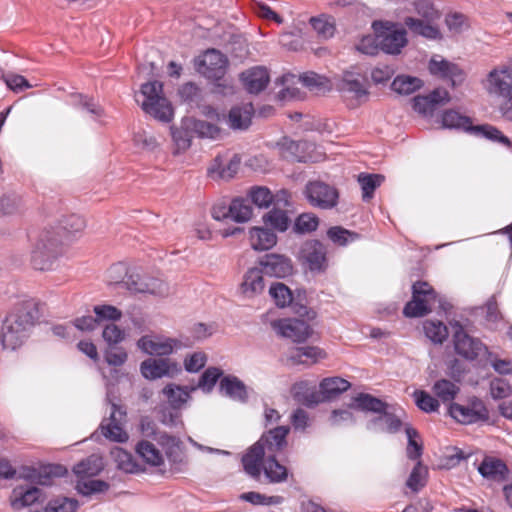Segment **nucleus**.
Returning <instances> with one entry per match:
<instances>
[{
    "instance_id": "43",
    "label": "nucleus",
    "mask_w": 512,
    "mask_h": 512,
    "mask_svg": "<svg viewBox=\"0 0 512 512\" xmlns=\"http://www.w3.org/2000/svg\"><path fill=\"white\" fill-rule=\"evenodd\" d=\"M309 22L318 37L322 39H329L333 37L336 30L335 20L333 17L321 14L317 17H311Z\"/></svg>"
},
{
    "instance_id": "11",
    "label": "nucleus",
    "mask_w": 512,
    "mask_h": 512,
    "mask_svg": "<svg viewBox=\"0 0 512 512\" xmlns=\"http://www.w3.org/2000/svg\"><path fill=\"white\" fill-rule=\"evenodd\" d=\"M377 25H380L383 29L379 33L380 48L387 54H398L401 49L407 44L406 31L404 29H397V24L386 21V22H374L373 26L377 29Z\"/></svg>"
},
{
    "instance_id": "2",
    "label": "nucleus",
    "mask_w": 512,
    "mask_h": 512,
    "mask_svg": "<svg viewBox=\"0 0 512 512\" xmlns=\"http://www.w3.org/2000/svg\"><path fill=\"white\" fill-rule=\"evenodd\" d=\"M142 101L137 99L143 111L162 122H169L173 117V108L163 95V85L159 81L143 84L140 90Z\"/></svg>"
},
{
    "instance_id": "8",
    "label": "nucleus",
    "mask_w": 512,
    "mask_h": 512,
    "mask_svg": "<svg viewBox=\"0 0 512 512\" xmlns=\"http://www.w3.org/2000/svg\"><path fill=\"white\" fill-rule=\"evenodd\" d=\"M227 64L226 56L215 49L207 50L195 61L196 70L213 81H219L224 77Z\"/></svg>"
},
{
    "instance_id": "57",
    "label": "nucleus",
    "mask_w": 512,
    "mask_h": 512,
    "mask_svg": "<svg viewBox=\"0 0 512 512\" xmlns=\"http://www.w3.org/2000/svg\"><path fill=\"white\" fill-rule=\"evenodd\" d=\"M193 128L202 138L218 139L221 136V129L217 125L205 120L195 121Z\"/></svg>"
},
{
    "instance_id": "17",
    "label": "nucleus",
    "mask_w": 512,
    "mask_h": 512,
    "mask_svg": "<svg viewBox=\"0 0 512 512\" xmlns=\"http://www.w3.org/2000/svg\"><path fill=\"white\" fill-rule=\"evenodd\" d=\"M178 344V340L161 335H145L137 341L142 352L157 356L170 355Z\"/></svg>"
},
{
    "instance_id": "28",
    "label": "nucleus",
    "mask_w": 512,
    "mask_h": 512,
    "mask_svg": "<svg viewBox=\"0 0 512 512\" xmlns=\"http://www.w3.org/2000/svg\"><path fill=\"white\" fill-rule=\"evenodd\" d=\"M41 495L42 491L37 487H17L12 491L10 503L14 510H20L37 502Z\"/></svg>"
},
{
    "instance_id": "5",
    "label": "nucleus",
    "mask_w": 512,
    "mask_h": 512,
    "mask_svg": "<svg viewBox=\"0 0 512 512\" xmlns=\"http://www.w3.org/2000/svg\"><path fill=\"white\" fill-rule=\"evenodd\" d=\"M486 92L512 103V68L500 65L493 68L483 81Z\"/></svg>"
},
{
    "instance_id": "47",
    "label": "nucleus",
    "mask_w": 512,
    "mask_h": 512,
    "mask_svg": "<svg viewBox=\"0 0 512 512\" xmlns=\"http://www.w3.org/2000/svg\"><path fill=\"white\" fill-rule=\"evenodd\" d=\"M85 228V220L83 217L72 214L65 217L61 222V227L57 228L63 236V239L67 242L70 236L80 233Z\"/></svg>"
},
{
    "instance_id": "18",
    "label": "nucleus",
    "mask_w": 512,
    "mask_h": 512,
    "mask_svg": "<svg viewBox=\"0 0 512 512\" xmlns=\"http://www.w3.org/2000/svg\"><path fill=\"white\" fill-rule=\"evenodd\" d=\"M140 370L143 377L149 380H155L164 376H172L178 371V366L170 359L149 358L141 363Z\"/></svg>"
},
{
    "instance_id": "12",
    "label": "nucleus",
    "mask_w": 512,
    "mask_h": 512,
    "mask_svg": "<svg viewBox=\"0 0 512 512\" xmlns=\"http://www.w3.org/2000/svg\"><path fill=\"white\" fill-rule=\"evenodd\" d=\"M305 194L309 203L321 209H331L337 205L338 191L322 181H312L306 185Z\"/></svg>"
},
{
    "instance_id": "29",
    "label": "nucleus",
    "mask_w": 512,
    "mask_h": 512,
    "mask_svg": "<svg viewBox=\"0 0 512 512\" xmlns=\"http://www.w3.org/2000/svg\"><path fill=\"white\" fill-rule=\"evenodd\" d=\"M292 394L298 402L306 406H313L327 400L321 390L316 391L314 388H310L308 383L305 381L294 384L292 387Z\"/></svg>"
},
{
    "instance_id": "58",
    "label": "nucleus",
    "mask_w": 512,
    "mask_h": 512,
    "mask_svg": "<svg viewBox=\"0 0 512 512\" xmlns=\"http://www.w3.org/2000/svg\"><path fill=\"white\" fill-rule=\"evenodd\" d=\"M356 49L366 55H376L380 48L379 34L363 36L356 45Z\"/></svg>"
},
{
    "instance_id": "61",
    "label": "nucleus",
    "mask_w": 512,
    "mask_h": 512,
    "mask_svg": "<svg viewBox=\"0 0 512 512\" xmlns=\"http://www.w3.org/2000/svg\"><path fill=\"white\" fill-rule=\"evenodd\" d=\"M77 501L68 498H58L49 501L44 512H75Z\"/></svg>"
},
{
    "instance_id": "59",
    "label": "nucleus",
    "mask_w": 512,
    "mask_h": 512,
    "mask_svg": "<svg viewBox=\"0 0 512 512\" xmlns=\"http://www.w3.org/2000/svg\"><path fill=\"white\" fill-rule=\"evenodd\" d=\"M109 488V484L102 480L89 479L77 484V490L83 495H91L94 493L105 492Z\"/></svg>"
},
{
    "instance_id": "34",
    "label": "nucleus",
    "mask_w": 512,
    "mask_h": 512,
    "mask_svg": "<svg viewBox=\"0 0 512 512\" xmlns=\"http://www.w3.org/2000/svg\"><path fill=\"white\" fill-rule=\"evenodd\" d=\"M352 408L382 414L387 410L388 404L381 399L367 393H360L353 399Z\"/></svg>"
},
{
    "instance_id": "62",
    "label": "nucleus",
    "mask_w": 512,
    "mask_h": 512,
    "mask_svg": "<svg viewBox=\"0 0 512 512\" xmlns=\"http://www.w3.org/2000/svg\"><path fill=\"white\" fill-rule=\"evenodd\" d=\"M427 475V470L425 467L418 462L413 468L408 480L407 486L413 491H418L421 487L425 485V477Z\"/></svg>"
},
{
    "instance_id": "13",
    "label": "nucleus",
    "mask_w": 512,
    "mask_h": 512,
    "mask_svg": "<svg viewBox=\"0 0 512 512\" xmlns=\"http://www.w3.org/2000/svg\"><path fill=\"white\" fill-rule=\"evenodd\" d=\"M272 328L282 337L289 338L293 342H305L314 334L313 329L303 320L279 319L272 321Z\"/></svg>"
},
{
    "instance_id": "26",
    "label": "nucleus",
    "mask_w": 512,
    "mask_h": 512,
    "mask_svg": "<svg viewBox=\"0 0 512 512\" xmlns=\"http://www.w3.org/2000/svg\"><path fill=\"white\" fill-rule=\"evenodd\" d=\"M404 24L413 34L420 35L431 40L441 38V32L439 28L433 24V20L406 17Z\"/></svg>"
},
{
    "instance_id": "7",
    "label": "nucleus",
    "mask_w": 512,
    "mask_h": 512,
    "mask_svg": "<svg viewBox=\"0 0 512 512\" xmlns=\"http://www.w3.org/2000/svg\"><path fill=\"white\" fill-rule=\"evenodd\" d=\"M299 259L312 273H324L328 269L326 246L318 240H308L303 243Z\"/></svg>"
},
{
    "instance_id": "16",
    "label": "nucleus",
    "mask_w": 512,
    "mask_h": 512,
    "mask_svg": "<svg viewBox=\"0 0 512 512\" xmlns=\"http://www.w3.org/2000/svg\"><path fill=\"white\" fill-rule=\"evenodd\" d=\"M259 265V270L271 277L284 278L293 273L291 259L281 254H266L260 259Z\"/></svg>"
},
{
    "instance_id": "6",
    "label": "nucleus",
    "mask_w": 512,
    "mask_h": 512,
    "mask_svg": "<svg viewBox=\"0 0 512 512\" xmlns=\"http://www.w3.org/2000/svg\"><path fill=\"white\" fill-rule=\"evenodd\" d=\"M452 327L454 329L453 345L459 356L472 361L488 352L486 345L480 339L470 336L459 322L452 324Z\"/></svg>"
},
{
    "instance_id": "30",
    "label": "nucleus",
    "mask_w": 512,
    "mask_h": 512,
    "mask_svg": "<svg viewBox=\"0 0 512 512\" xmlns=\"http://www.w3.org/2000/svg\"><path fill=\"white\" fill-rule=\"evenodd\" d=\"M326 352L316 346H303L295 348L289 359L293 364H314L326 358Z\"/></svg>"
},
{
    "instance_id": "49",
    "label": "nucleus",
    "mask_w": 512,
    "mask_h": 512,
    "mask_svg": "<svg viewBox=\"0 0 512 512\" xmlns=\"http://www.w3.org/2000/svg\"><path fill=\"white\" fill-rule=\"evenodd\" d=\"M425 335L434 343L442 344L448 337L446 325L438 320H427L423 324Z\"/></svg>"
},
{
    "instance_id": "1",
    "label": "nucleus",
    "mask_w": 512,
    "mask_h": 512,
    "mask_svg": "<svg viewBox=\"0 0 512 512\" xmlns=\"http://www.w3.org/2000/svg\"><path fill=\"white\" fill-rule=\"evenodd\" d=\"M66 251V241L62 234L56 229L42 230L31 251V264L40 271H47L53 268L54 263Z\"/></svg>"
},
{
    "instance_id": "42",
    "label": "nucleus",
    "mask_w": 512,
    "mask_h": 512,
    "mask_svg": "<svg viewBox=\"0 0 512 512\" xmlns=\"http://www.w3.org/2000/svg\"><path fill=\"white\" fill-rule=\"evenodd\" d=\"M422 86L423 81L421 79L408 75L397 76L391 84L392 90L400 95H410Z\"/></svg>"
},
{
    "instance_id": "14",
    "label": "nucleus",
    "mask_w": 512,
    "mask_h": 512,
    "mask_svg": "<svg viewBox=\"0 0 512 512\" xmlns=\"http://www.w3.org/2000/svg\"><path fill=\"white\" fill-rule=\"evenodd\" d=\"M290 432L289 426H277L263 433L259 440L254 443L263 450L266 457L277 456L287 446V436Z\"/></svg>"
},
{
    "instance_id": "46",
    "label": "nucleus",
    "mask_w": 512,
    "mask_h": 512,
    "mask_svg": "<svg viewBox=\"0 0 512 512\" xmlns=\"http://www.w3.org/2000/svg\"><path fill=\"white\" fill-rule=\"evenodd\" d=\"M69 104L76 109L86 111L96 117L103 115V109L92 98L82 94H71L69 97Z\"/></svg>"
},
{
    "instance_id": "31",
    "label": "nucleus",
    "mask_w": 512,
    "mask_h": 512,
    "mask_svg": "<svg viewBox=\"0 0 512 512\" xmlns=\"http://www.w3.org/2000/svg\"><path fill=\"white\" fill-rule=\"evenodd\" d=\"M254 109L251 103L236 106L229 111L227 122L232 129H246L251 123Z\"/></svg>"
},
{
    "instance_id": "55",
    "label": "nucleus",
    "mask_w": 512,
    "mask_h": 512,
    "mask_svg": "<svg viewBox=\"0 0 512 512\" xmlns=\"http://www.w3.org/2000/svg\"><path fill=\"white\" fill-rule=\"evenodd\" d=\"M269 294L275 304L279 307H285L292 303V292L283 283H275L269 288Z\"/></svg>"
},
{
    "instance_id": "52",
    "label": "nucleus",
    "mask_w": 512,
    "mask_h": 512,
    "mask_svg": "<svg viewBox=\"0 0 512 512\" xmlns=\"http://www.w3.org/2000/svg\"><path fill=\"white\" fill-rule=\"evenodd\" d=\"M384 177L379 174H361L358 181L361 185L363 200L367 201L373 197L374 191L381 185Z\"/></svg>"
},
{
    "instance_id": "41",
    "label": "nucleus",
    "mask_w": 512,
    "mask_h": 512,
    "mask_svg": "<svg viewBox=\"0 0 512 512\" xmlns=\"http://www.w3.org/2000/svg\"><path fill=\"white\" fill-rule=\"evenodd\" d=\"M263 222L278 232H285L291 223L287 212L280 208H273L263 216Z\"/></svg>"
},
{
    "instance_id": "36",
    "label": "nucleus",
    "mask_w": 512,
    "mask_h": 512,
    "mask_svg": "<svg viewBox=\"0 0 512 512\" xmlns=\"http://www.w3.org/2000/svg\"><path fill=\"white\" fill-rule=\"evenodd\" d=\"M195 389V387L188 389V387L168 384L164 387L162 392L167 398L170 406L176 410L180 409L188 401L190 398V392L194 391Z\"/></svg>"
},
{
    "instance_id": "64",
    "label": "nucleus",
    "mask_w": 512,
    "mask_h": 512,
    "mask_svg": "<svg viewBox=\"0 0 512 512\" xmlns=\"http://www.w3.org/2000/svg\"><path fill=\"white\" fill-rule=\"evenodd\" d=\"M104 357L110 366L118 367L126 362L128 356L123 348L114 345L106 349Z\"/></svg>"
},
{
    "instance_id": "19",
    "label": "nucleus",
    "mask_w": 512,
    "mask_h": 512,
    "mask_svg": "<svg viewBox=\"0 0 512 512\" xmlns=\"http://www.w3.org/2000/svg\"><path fill=\"white\" fill-rule=\"evenodd\" d=\"M240 78L246 90L252 94H258L263 91L270 81L267 69L261 66H256L242 72Z\"/></svg>"
},
{
    "instance_id": "39",
    "label": "nucleus",
    "mask_w": 512,
    "mask_h": 512,
    "mask_svg": "<svg viewBox=\"0 0 512 512\" xmlns=\"http://www.w3.org/2000/svg\"><path fill=\"white\" fill-rule=\"evenodd\" d=\"M263 471L271 483H282L288 478L287 468L277 461L276 456L266 457L263 464Z\"/></svg>"
},
{
    "instance_id": "33",
    "label": "nucleus",
    "mask_w": 512,
    "mask_h": 512,
    "mask_svg": "<svg viewBox=\"0 0 512 512\" xmlns=\"http://www.w3.org/2000/svg\"><path fill=\"white\" fill-rule=\"evenodd\" d=\"M27 332L17 329L7 321H4L2 327V345L4 349L15 350L20 347L28 337Z\"/></svg>"
},
{
    "instance_id": "51",
    "label": "nucleus",
    "mask_w": 512,
    "mask_h": 512,
    "mask_svg": "<svg viewBox=\"0 0 512 512\" xmlns=\"http://www.w3.org/2000/svg\"><path fill=\"white\" fill-rule=\"evenodd\" d=\"M405 432L408 439L406 448L407 457L411 460H418L423 452V444L419 433L411 426H406Z\"/></svg>"
},
{
    "instance_id": "24",
    "label": "nucleus",
    "mask_w": 512,
    "mask_h": 512,
    "mask_svg": "<svg viewBox=\"0 0 512 512\" xmlns=\"http://www.w3.org/2000/svg\"><path fill=\"white\" fill-rule=\"evenodd\" d=\"M219 391L222 395L235 401L246 402L248 400L247 387L238 377L224 376L219 383Z\"/></svg>"
},
{
    "instance_id": "44",
    "label": "nucleus",
    "mask_w": 512,
    "mask_h": 512,
    "mask_svg": "<svg viewBox=\"0 0 512 512\" xmlns=\"http://www.w3.org/2000/svg\"><path fill=\"white\" fill-rule=\"evenodd\" d=\"M230 218L238 223H244L251 219L253 211L249 200L236 198L229 205Z\"/></svg>"
},
{
    "instance_id": "4",
    "label": "nucleus",
    "mask_w": 512,
    "mask_h": 512,
    "mask_svg": "<svg viewBox=\"0 0 512 512\" xmlns=\"http://www.w3.org/2000/svg\"><path fill=\"white\" fill-rule=\"evenodd\" d=\"M436 301V292L425 281H417L412 285V299L405 305L403 314L406 317H422L431 312Z\"/></svg>"
},
{
    "instance_id": "21",
    "label": "nucleus",
    "mask_w": 512,
    "mask_h": 512,
    "mask_svg": "<svg viewBox=\"0 0 512 512\" xmlns=\"http://www.w3.org/2000/svg\"><path fill=\"white\" fill-rule=\"evenodd\" d=\"M263 273L259 268L249 269L243 276V281L239 287V293L244 298H254L264 291Z\"/></svg>"
},
{
    "instance_id": "10",
    "label": "nucleus",
    "mask_w": 512,
    "mask_h": 512,
    "mask_svg": "<svg viewBox=\"0 0 512 512\" xmlns=\"http://www.w3.org/2000/svg\"><path fill=\"white\" fill-rule=\"evenodd\" d=\"M126 410L115 404L111 403V413L108 419H104L100 425V429L105 438L123 443L129 438L128 433L124 430L126 423Z\"/></svg>"
},
{
    "instance_id": "20",
    "label": "nucleus",
    "mask_w": 512,
    "mask_h": 512,
    "mask_svg": "<svg viewBox=\"0 0 512 512\" xmlns=\"http://www.w3.org/2000/svg\"><path fill=\"white\" fill-rule=\"evenodd\" d=\"M429 71L431 74L443 79H450L452 86H455L464 80L463 70L457 64L451 63L447 60L437 61L435 59H431L429 62Z\"/></svg>"
},
{
    "instance_id": "25",
    "label": "nucleus",
    "mask_w": 512,
    "mask_h": 512,
    "mask_svg": "<svg viewBox=\"0 0 512 512\" xmlns=\"http://www.w3.org/2000/svg\"><path fill=\"white\" fill-rule=\"evenodd\" d=\"M250 246L255 251H266L277 243V235L267 227H252L249 230Z\"/></svg>"
},
{
    "instance_id": "45",
    "label": "nucleus",
    "mask_w": 512,
    "mask_h": 512,
    "mask_svg": "<svg viewBox=\"0 0 512 512\" xmlns=\"http://www.w3.org/2000/svg\"><path fill=\"white\" fill-rule=\"evenodd\" d=\"M136 452L148 464L152 466H160L164 459L161 452L149 441L143 440L136 446Z\"/></svg>"
},
{
    "instance_id": "35",
    "label": "nucleus",
    "mask_w": 512,
    "mask_h": 512,
    "mask_svg": "<svg viewBox=\"0 0 512 512\" xmlns=\"http://www.w3.org/2000/svg\"><path fill=\"white\" fill-rule=\"evenodd\" d=\"M470 134L485 138L492 142H497L506 147H511V142L508 137L502 134V132L493 125L483 124V125H473L469 131Z\"/></svg>"
},
{
    "instance_id": "53",
    "label": "nucleus",
    "mask_w": 512,
    "mask_h": 512,
    "mask_svg": "<svg viewBox=\"0 0 512 512\" xmlns=\"http://www.w3.org/2000/svg\"><path fill=\"white\" fill-rule=\"evenodd\" d=\"M328 238L338 246H346L349 243L356 241L359 234L351 232L340 226H334L327 231Z\"/></svg>"
},
{
    "instance_id": "3",
    "label": "nucleus",
    "mask_w": 512,
    "mask_h": 512,
    "mask_svg": "<svg viewBox=\"0 0 512 512\" xmlns=\"http://www.w3.org/2000/svg\"><path fill=\"white\" fill-rule=\"evenodd\" d=\"M449 415L458 423L468 425L489 420V410L483 400L469 397L464 403H451Z\"/></svg>"
},
{
    "instance_id": "15",
    "label": "nucleus",
    "mask_w": 512,
    "mask_h": 512,
    "mask_svg": "<svg viewBox=\"0 0 512 512\" xmlns=\"http://www.w3.org/2000/svg\"><path fill=\"white\" fill-rule=\"evenodd\" d=\"M39 312L37 304L32 301H23L19 303L10 313L5 321L13 325L17 329H22L29 333L31 328L35 325L38 319Z\"/></svg>"
},
{
    "instance_id": "23",
    "label": "nucleus",
    "mask_w": 512,
    "mask_h": 512,
    "mask_svg": "<svg viewBox=\"0 0 512 512\" xmlns=\"http://www.w3.org/2000/svg\"><path fill=\"white\" fill-rule=\"evenodd\" d=\"M266 454L259 446L253 444L242 457L244 471L253 479L258 480L263 470Z\"/></svg>"
},
{
    "instance_id": "22",
    "label": "nucleus",
    "mask_w": 512,
    "mask_h": 512,
    "mask_svg": "<svg viewBox=\"0 0 512 512\" xmlns=\"http://www.w3.org/2000/svg\"><path fill=\"white\" fill-rule=\"evenodd\" d=\"M338 89L351 95L352 98L359 100L368 95V91L363 84V77L359 73L346 71L338 84Z\"/></svg>"
},
{
    "instance_id": "50",
    "label": "nucleus",
    "mask_w": 512,
    "mask_h": 512,
    "mask_svg": "<svg viewBox=\"0 0 512 512\" xmlns=\"http://www.w3.org/2000/svg\"><path fill=\"white\" fill-rule=\"evenodd\" d=\"M103 469L102 458L91 455L74 467V472L79 476H95Z\"/></svg>"
},
{
    "instance_id": "9",
    "label": "nucleus",
    "mask_w": 512,
    "mask_h": 512,
    "mask_svg": "<svg viewBox=\"0 0 512 512\" xmlns=\"http://www.w3.org/2000/svg\"><path fill=\"white\" fill-rule=\"evenodd\" d=\"M124 285L132 293H147L159 297H165L169 294L167 283L138 273H127Z\"/></svg>"
},
{
    "instance_id": "63",
    "label": "nucleus",
    "mask_w": 512,
    "mask_h": 512,
    "mask_svg": "<svg viewBox=\"0 0 512 512\" xmlns=\"http://www.w3.org/2000/svg\"><path fill=\"white\" fill-rule=\"evenodd\" d=\"M102 337L108 346H114L124 340V331L114 323L107 324L102 332Z\"/></svg>"
},
{
    "instance_id": "27",
    "label": "nucleus",
    "mask_w": 512,
    "mask_h": 512,
    "mask_svg": "<svg viewBox=\"0 0 512 512\" xmlns=\"http://www.w3.org/2000/svg\"><path fill=\"white\" fill-rule=\"evenodd\" d=\"M478 471L484 478L503 481L508 473V468L501 459L486 457L479 465Z\"/></svg>"
},
{
    "instance_id": "37",
    "label": "nucleus",
    "mask_w": 512,
    "mask_h": 512,
    "mask_svg": "<svg viewBox=\"0 0 512 512\" xmlns=\"http://www.w3.org/2000/svg\"><path fill=\"white\" fill-rule=\"evenodd\" d=\"M240 162V157L234 155L225 166H222L221 159L217 157L212 166L208 169V173L213 178L231 179L237 173Z\"/></svg>"
},
{
    "instance_id": "56",
    "label": "nucleus",
    "mask_w": 512,
    "mask_h": 512,
    "mask_svg": "<svg viewBox=\"0 0 512 512\" xmlns=\"http://www.w3.org/2000/svg\"><path fill=\"white\" fill-rule=\"evenodd\" d=\"M319 219L309 213L299 215L294 223L293 230L298 234H305L315 231L318 227Z\"/></svg>"
},
{
    "instance_id": "54",
    "label": "nucleus",
    "mask_w": 512,
    "mask_h": 512,
    "mask_svg": "<svg viewBox=\"0 0 512 512\" xmlns=\"http://www.w3.org/2000/svg\"><path fill=\"white\" fill-rule=\"evenodd\" d=\"M413 397L415 399L417 407L426 413L436 412L440 407V403L437 397L431 396L428 392L424 390H416L413 393Z\"/></svg>"
},
{
    "instance_id": "38",
    "label": "nucleus",
    "mask_w": 512,
    "mask_h": 512,
    "mask_svg": "<svg viewBox=\"0 0 512 512\" xmlns=\"http://www.w3.org/2000/svg\"><path fill=\"white\" fill-rule=\"evenodd\" d=\"M432 392L437 397L438 401L449 403L450 405L454 403L453 400L460 392V387L448 379H440L433 384Z\"/></svg>"
},
{
    "instance_id": "60",
    "label": "nucleus",
    "mask_w": 512,
    "mask_h": 512,
    "mask_svg": "<svg viewBox=\"0 0 512 512\" xmlns=\"http://www.w3.org/2000/svg\"><path fill=\"white\" fill-rule=\"evenodd\" d=\"M222 374L223 372L219 368H208L200 377L198 387L206 392H210Z\"/></svg>"
},
{
    "instance_id": "48",
    "label": "nucleus",
    "mask_w": 512,
    "mask_h": 512,
    "mask_svg": "<svg viewBox=\"0 0 512 512\" xmlns=\"http://www.w3.org/2000/svg\"><path fill=\"white\" fill-rule=\"evenodd\" d=\"M442 123L444 127L462 129L469 133L472 120L467 116H463L455 110H447L442 115Z\"/></svg>"
},
{
    "instance_id": "40",
    "label": "nucleus",
    "mask_w": 512,
    "mask_h": 512,
    "mask_svg": "<svg viewBox=\"0 0 512 512\" xmlns=\"http://www.w3.org/2000/svg\"><path fill=\"white\" fill-rule=\"evenodd\" d=\"M350 386V382L341 377H328L320 382L319 388L322 394L330 399L347 391Z\"/></svg>"
},
{
    "instance_id": "32",
    "label": "nucleus",
    "mask_w": 512,
    "mask_h": 512,
    "mask_svg": "<svg viewBox=\"0 0 512 512\" xmlns=\"http://www.w3.org/2000/svg\"><path fill=\"white\" fill-rule=\"evenodd\" d=\"M66 472L67 470L64 466L53 464L44 466L39 471L33 469L32 472L26 476V478L37 484L48 486L52 484L53 477L63 476L66 474Z\"/></svg>"
}]
</instances>
